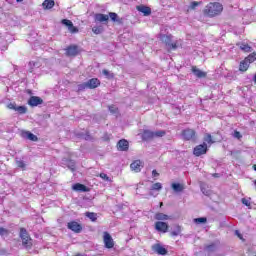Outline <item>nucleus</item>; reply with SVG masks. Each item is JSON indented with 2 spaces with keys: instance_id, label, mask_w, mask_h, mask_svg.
Returning a JSON list of instances; mask_svg holds the SVG:
<instances>
[{
  "instance_id": "nucleus-1",
  "label": "nucleus",
  "mask_w": 256,
  "mask_h": 256,
  "mask_svg": "<svg viewBox=\"0 0 256 256\" xmlns=\"http://www.w3.org/2000/svg\"><path fill=\"white\" fill-rule=\"evenodd\" d=\"M223 13V5L219 2H210L204 9V15L207 17H217Z\"/></svg>"
},
{
  "instance_id": "nucleus-2",
  "label": "nucleus",
  "mask_w": 256,
  "mask_h": 256,
  "mask_svg": "<svg viewBox=\"0 0 256 256\" xmlns=\"http://www.w3.org/2000/svg\"><path fill=\"white\" fill-rule=\"evenodd\" d=\"M172 39H173V36L171 35L161 36V41H163V43H166V47L171 51H175V49H177L178 47H181L183 41L179 40L176 42H171Z\"/></svg>"
},
{
  "instance_id": "nucleus-3",
  "label": "nucleus",
  "mask_w": 256,
  "mask_h": 256,
  "mask_svg": "<svg viewBox=\"0 0 256 256\" xmlns=\"http://www.w3.org/2000/svg\"><path fill=\"white\" fill-rule=\"evenodd\" d=\"M101 85V81L97 78H92L87 82L80 84L78 86L79 91H83V89H97L98 86Z\"/></svg>"
},
{
  "instance_id": "nucleus-4",
  "label": "nucleus",
  "mask_w": 256,
  "mask_h": 256,
  "mask_svg": "<svg viewBox=\"0 0 256 256\" xmlns=\"http://www.w3.org/2000/svg\"><path fill=\"white\" fill-rule=\"evenodd\" d=\"M165 135V131L163 130H158L156 132L150 131V130H144L142 134V139L144 141H149V139H153L155 137H163Z\"/></svg>"
},
{
  "instance_id": "nucleus-5",
  "label": "nucleus",
  "mask_w": 256,
  "mask_h": 256,
  "mask_svg": "<svg viewBox=\"0 0 256 256\" xmlns=\"http://www.w3.org/2000/svg\"><path fill=\"white\" fill-rule=\"evenodd\" d=\"M20 237L22 239V243L24 247H26L27 249H29V247L33 245V243L31 242V237L29 236V233H27L26 229L24 228L20 229Z\"/></svg>"
},
{
  "instance_id": "nucleus-6",
  "label": "nucleus",
  "mask_w": 256,
  "mask_h": 256,
  "mask_svg": "<svg viewBox=\"0 0 256 256\" xmlns=\"http://www.w3.org/2000/svg\"><path fill=\"white\" fill-rule=\"evenodd\" d=\"M103 241L106 249H113V247H115V241H113V237H111L109 232H104Z\"/></svg>"
},
{
  "instance_id": "nucleus-7",
  "label": "nucleus",
  "mask_w": 256,
  "mask_h": 256,
  "mask_svg": "<svg viewBox=\"0 0 256 256\" xmlns=\"http://www.w3.org/2000/svg\"><path fill=\"white\" fill-rule=\"evenodd\" d=\"M207 153V143L200 144L194 148V155L196 157H201V155H205Z\"/></svg>"
},
{
  "instance_id": "nucleus-8",
  "label": "nucleus",
  "mask_w": 256,
  "mask_h": 256,
  "mask_svg": "<svg viewBox=\"0 0 256 256\" xmlns=\"http://www.w3.org/2000/svg\"><path fill=\"white\" fill-rule=\"evenodd\" d=\"M8 109H12L13 111H17L20 115H25L27 113V107L25 106H17L15 103L8 104Z\"/></svg>"
},
{
  "instance_id": "nucleus-9",
  "label": "nucleus",
  "mask_w": 256,
  "mask_h": 256,
  "mask_svg": "<svg viewBox=\"0 0 256 256\" xmlns=\"http://www.w3.org/2000/svg\"><path fill=\"white\" fill-rule=\"evenodd\" d=\"M62 25L68 27V31L70 33H79V29L73 25V22L71 20L63 19Z\"/></svg>"
},
{
  "instance_id": "nucleus-10",
  "label": "nucleus",
  "mask_w": 256,
  "mask_h": 256,
  "mask_svg": "<svg viewBox=\"0 0 256 256\" xmlns=\"http://www.w3.org/2000/svg\"><path fill=\"white\" fill-rule=\"evenodd\" d=\"M182 137L186 141H191V139H195V130H193V129H185V130H183Z\"/></svg>"
},
{
  "instance_id": "nucleus-11",
  "label": "nucleus",
  "mask_w": 256,
  "mask_h": 256,
  "mask_svg": "<svg viewBox=\"0 0 256 256\" xmlns=\"http://www.w3.org/2000/svg\"><path fill=\"white\" fill-rule=\"evenodd\" d=\"M43 104V99H41L38 96H31L30 99L28 100V105H30V107H37L38 105H42Z\"/></svg>"
},
{
  "instance_id": "nucleus-12",
  "label": "nucleus",
  "mask_w": 256,
  "mask_h": 256,
  "mask_svg": "<svg viewBox=\"0 0 256 256\" xmlns=\"http://www.w3.org/2000/svg\"><path fill=\"white\" fill-rule=\"evenodd\" d=\"M95 23H107L109 21V15L97 13L94 15Z\"/></svg>"
},
{
  "instance_id": "nucleus-13",
  "label": "nucleus",
  "mask_w": 256,
  "mask_h": 256,
  "mask_svg": "<svg viewBox=\"0 0 256 256\" xmlns=\"http://www.w3.org/2000/svg\"><path fill=\"white\" fill-rule=\"evenodd\" d=\"M67 227L74 233H81V229H83V227H81V225L75 221L69 222Z\"/></svg>"
},
{
  "instance_id": "nucleus-14",
  "label": "nucleus",
  "mask_w": 256,
  "mask_h": 256,
  "mask_svg": "<svg viewBox=\"0 0 256 256\" xmlns=\"http://www.w3.org/2000/svg\"><path fill=\"white\" fill-rule=\"evenodd\" d=\"M155 229L156 231H160V233H167L169 225H167L165 222L158 221L155 223Z\"/></svg>"
},
{
  "instance_id": "nucleus-15",
  "label": "nucleus",
  "mask_w": 256,
  "mask_h": 256,
  "mask_svg": "<svg viewBox=\"0 0 256 256\" xmlns=\"http://www.w3.org/2000/svg\"><path fill=\"white\" fill-rule=\"evenodd\" d=\"M130 169H132V171H135V173H139L141 169H143V162H141V160H136L132 162L130 165Z\"/></svg>"
},
{
  "instance_id": "nucleus-16",
  "label": "nucleus",
  "mask_w": 256,
  "mask_h": 256,
  "mask_svg": "<svg viewBox=\"0 0 256 256\" xmlns=\"http://www.w3.org/2000/svg\"><path fill=\"white\" fill-rule=\"evenodd\" d=\"M73 191H78L79 193H87L89 189L87 186L81 184V183H76L72 186Z\"/></svg>"
},
{
  "instance_id": "nucleus-17",
  "label": "nucleus",
  "mask_w": 256,
  "mask_h": 256,
  "mask_svg": "<svg viewBox=\"0 0 256 256\" xmlns=\"http://www.w3.org/2000/svg\"><path fill=\"white\" fill-rule=\"evenodd\" d=\"M153 251H155V253H157L158 255H167V249L163 246H161L160 244H155L152 247Z\"/></svg>"
},
{
  "instance_id": "nucleus-18",
  "label": "nucleus",
  "mask_w": 256,
  "mask_h": 256,
  "mask_svg": "<svg viewBox=\"0 0 256 256\" xmlns=\"http://www.w3.org/2000/svg\"><path fill=\"white\" fill-rule=\"evenodd\" d=\"M41 67V61L40 60H35V61H30L29 62V72L34 73L35 69H39Z\"/></svg>"
},
{
  "instance_id": "nucleus-19",
  "label": "nucleus",
  "mask_w": 256,
  "mask_h": 256,
  "mask_svg": "<svg viewBox=\"0 0 256 256\" xmlns=\"http://www.w3.org/2000/svg\"><path fill=\"white\" fill-rule=\"evenodd\" d=\"M119 151H127L129 149V142L125 139H122L117 144Z\"/></svg>"
},
{
  "instance_id": "nucleus-20",
  "label": "nucleus",
  "mask_w": 256,
  "mask_h": 256,
  "mask_svg": "<svg viewBox=\"0 0 256 256\" xmlns=\"http://www.w3.org/2000/svg\"><path fill=\"white\" fill-rule=\"evenodd\" d=\"M21 136L24 138V139H29V141H37V136L29 131H23L21 133Z\"/></svg>"
},
{
  "instance_id": "nucleus-21",
  "label": "nucleus",
  "mask_w": 256,
  "mask_h": 256,
  "mask_svg": "<svg viewBox=\"0 0 256 256\" xmlns=\"http://www.w3.org/2000/svg\"><path fill=\"white\" fill-rule=\"evenodd\" d=\"M77 53H78L77 46H70L66 49V55H68V57H75Z\"/></svg>"
},
{
  "instance_id": "nucleus-22",
  "label": "nucleus",
  "mask_w": 256,
  "mask_h": 256,
  "mask_svg": "<svg viewBox=\"0 0 256 256\" xmlns=\"http://www.w3.org/2000/svg\"><path fill=\"white\" fill-rule=\"evenodd\" d=\"M192 73L199 79H202L203 77H207V73L199 70L197 67H192Z\"/></svg>"
},
{
  "instance_id": "nucleus-23",
  "label": "nucleus",
  "mask_w": 256,
  "mask_h": 256,
  "mask_svg": "<svg viewBox=\"0 0 256 256\" xmlns=\"http://www.w3.org/2000/svg\"><path fill=\"white\" fill-rule=\"evenodd\" d=\"M137 9L138 11H140V13H143L145 17H147L148 15H151V8L147 6H138Z\"/></svg>"
},
{
  "instance_id": "nucleus-24",
  "label": "nucleus",
  "mask_w": 256,
  "mask_h": 256,
  "mask_svg": "<svg viewBox=\"0 0 256 256\" xmlns=\"http://www.w3.org/2000/svg\"><path fill=\"white\" fill-rule=\"evenodd\" d=\"M42 7H43V9H53V7H55V1H53V0H45L42 3Z\"/></svg>"
},
{
  "instance_id": "nucleus-25",
  "label": "nucleus",
  "mask_w": 256,
  "mask_h": 256,
  "mask_svg": "<svg viewBox=\"0 0 256 256\" xmlns=\"http://www.w3.org/2000/svg\"><path fill=\"white\" fill-rule=\"evenodd\" d=\"M172 189L175 193H181L185 189V186L180 183H172Z\"/></svg>"
},
{
  "instance_id": "nucleus-26",
  "label": "nucleus",
  "mask_w": 256,
  "mask_h": 256,
  "mask_svg": "<svg viewBox=\"0 0 256 256\" xmlns=\"http://www.w3.org/2000/svg\"><path fill=\"white\" fill-rule=\"evenodd\" d=\"M109 17H110L111 21H113L114 23H121V19L119 18V15H117V13L110 12Z\"/></svg>"
},
{
  "instance_id": "nucleus-27",
  "label": "nucleus",
  "mask_w": 256,
  "mask_h": 256,
  "mask_svg": "<svg viewBox=\"0 0 256 256\" xmlns=\"http://www.w3.org/2000/svg\"><path fill=\"white\" fill-rule=\"evenodd\" d=\"M249 65L250 64H248L247 61L244 59L243 61L240 62L239 70L242 72H245L249 69Z\"/></svg>"
},
{
  "instance_id": "nucleus-28",
  "label": "nucleus",
  "mask_w": 256,
  "mask_h": 256,
  "mask_svg": "<svg viewBox=\"0 0 256 256\" xmlns=\"http://www.w3.org/2000/svg\"><path fill=\"white\" fill-rule=\"evenodd\" d=\"M155 219H157V221H167L169 219V216L164 213H157L155 215Z\"/></svg>"
},
{
  "instance_id": "nucleus-29",
  "label": "nucleus",
  "mask_w": 256,
  "mask_h": 256,
  "mask_svg": "<svg viewBox=\"0 0 256 256\" xmlns=\"http://www.w3.org/2000/svg\"><path fill=\"white\" fill-rule=\"evenodd\" d=\"M248 64L251 65V63H254L256 61V53L253 52L252 54H250L248 57H246L244 59Z\"/></svg>"
},
{
  "instance_id": "nucleus-30",
  "label": "nucleus",
  "mask_w": 256,
  "mask_h": 256,
  "mask_svg": "<svg viewBox=\"0 0 256 256\" xmlns=\"http://www.w3.org/2000/svg\"><path fill=\"white\" fill-rule=\"evenodd\" d=\"M239 48L241 49V51H244L245 53H251V46H249L246 43L240 44Z\"/></svg>"
},
{
  "instance_id": "nucleus-31",
  "label": "nucleus",
  "mask_w": 256,
  "mask_h": 256,
  "mask_svg": "<svg viewBox=\"0 0 256 256\" xmlns=\"http://www.w3.org/2000/svg\"><path fill=\"white\" fill-rule=\"evenodd\" d=\"M64 162L66 163L68 169L75 171V161L73 160H64Z\"/></svg>"
},
{
  "instance_id": "nucleus-32",
  "label": "nucleus",
  "mask_w": 256,
  "mask_h": 256,
  "mask_svg": "<svg viewBox=\"0 0 256 256\" xmlns=\"http://www.w3.org/2000/svg\"><path fill=\"white\" fill-rule=\"evenodd\" d=\"M92 31L95 35H101V33H103V26H94Z\"/></svg>"
},
{
  "instance_id": "nucleus-33",
  "label": "nucleus",
  "mask_w": 256,
  "mask_h": 256,
  "mask_svg": "<svg viewBox=\"0 0 256 256\" xmlns=\"http://www.w3.org/2000/svg\"><path fill=\"white\" fill-rule=\"evenodd\" d=\"M16 165L17 167H19V169H23V170H25V167H27V164H25V161L19 158L16 159Z\"/></svg>"
},
{
  "instance_id": "nucleus-34",
  "label": "nucleus",
  "mask_w": 256,
  "mask_h": 256,
  "mask_svg": "<svg viewBox=\"0 0 256 256\" xmlns=\"http://www.w3.org/2000/svg\"><path fill=\"white\" fill-rule=\"evenodd\" d=\"M161 189H163V185L160 182L154 183L151 187L152 191H161Z\"/></svg>"
},
{
  "instance_id": "nucleus-35",
  "label": "nucleus",
  "mask_w": 256,
  "mask_h": 256,
  "mask_svg": "<svg viewBox=\"0 0 256 256\" xmlns=\"http://www.w3.org/2000/svg\"><path fill=\"white\" fill-rule=\"evenodd\" d=\"M194 223H196V225H201L203 223H207V218L206 217L196 218V219H194Z\"/></svg>"
},
{
  "instance_id": "nucleus-36",
  "label": "nucleus",
  "mask_w": 256,
  "mask_h": 256,
  "mask_svg": "<svg viewBox=\"0 0 256 256\" xmlns=\"http://www.w3.org/2000/svg\"><path fill=\"white\" fill-rule=\"evenodd\" d=\"M86 217H88V219H91L92 221H97V214L94 212H87Z\"/></svg>"
},
{
  "instance_id": "nucleus-37",
  "label": "nucleus",
  "mask_w": 256,
  "mask_h": 256,
  "mask_svg": "<svg viewBox=\"0 0 256 256\" xmlns=\"http://www.w3.org/2000/svg\"><path fill=\"white\" fill-rule=\"evenodd\" d=\"M204 141L205 143H208L209 145H211L213 143V138L211 134H206V136L204 137Z\"/></svg>"
},
{
  "instance_id": "nucleus-38",
  "label": "nucleus",
  "mask_w": 256,
  "mask_h": 256,
  "mask_svg": "<svg viewBox=\"0 0 256 256\" xmlns=\"http://www.w3.org/2000/svg\"><path fill=\"white\" fill-rule=\"evenodd\" d=\"M242 204L246 207H251V198H242Z\"/></svg>"
},
{
  "instance_id": "nucleus-39",
  "label": "nucleus",
  "mask_w": 256,
  "mask_h": 256,
  "mask_svg": "<svg viewBox=\"0 0 256 256\" xmlns=\"http://www.w3.org/2000/svg\"><path fill=\"white\" fill-rule=\"evenodd\" d=\"M201 5V2H191L189 9H195L196 7H199Z\"/></svg>"
},
{
  "instance_id": "nucleus-40",
  "label": "nucleus",
  "mask_w": 256,
  "mask_h": 256,
  "mask_svg": "<svg viewBox=\"0 0 256 256\" xmlns=\"http://www.w3.org/2000/svg\"><path fill=\"white\" fill-rule=\"evenodd\" d=\"M103 75H105V77H107L108 79H111L113 77V74H111V72H109L108 70H103L102 71Z\"/></svg>"
},
{
  "instance_id": "nucleus-41",
  "label": "nucleus",
  "mask_w": 256,
  "mask_h": 256,
  "mask_svg": "<svg viewBox=\"0 0 256 256\" xmlns=\"http://www.w3.org/2000/svg\"><path fill=\"white\" fill-rule=\"evenodd\" d=\"M233 137L235 139H241V137H243V136L241 135V132L235 130L234 133H233Z\"/></svg>"
},
{
  "instance_id": "nucleus-42",
  "label": "nucleus",
  "mask_w": 256,
  "mask_h": 256,
  "mask_svg": "<svg viewBox=\"0 0 256 256\" xmlns=\"http://www.w3.org/2000/svg\"><path fill=\"white\" fill-rule=\"evenodd\" d=\"M109 111L110 113H113V114L117 113V106L115 105L109 106Z\"/></svg>"
},
{
  "instance_id": "nucleus-43",
  "label": "nucleus",
  "mask_w": 256,
  "mask_h": 256,
  "mask_svg": "<svg viewBox=\"0 0 256 256\" xmlns=\"http://www.w3.org/2000/svg\"><path fill=\"white\" fill-rule=\"evenodd\" d=\"M8 231H7V229H5V228H0V235L2 236V237H5V235H8Z\"/></svg>"
},
{
  "instance_id": "nucleus-44",
  "label": "nucleus",
  "mask_w": 256,
  "mask_h": 256,
  "mask_svg": "<svg viewBox=\"0 0 256 256\" xmlns=\"http://www.w3.org/2000/svg\"><path fill=\"white\" fill-rule=\"evenodd\" d=\"M100 177H101V179H103L104 181H110L109 176H107V174H105V173H101V174H100Z\"/></svg>"
},
{
  "instance_id": "nucleus-45",
  "label": "nucleus",
  "mask_w": 256,
  "mask_h": 256,
  "mask_svg": "<svg viewBox=\"0 0 256 256\" xmlns=\"http://www.w3.org/2000/svg\"><path fill=\"white\" fill-rule=\"evenodd\" d=\"M180 233H181V230L178 229V230H176V231H172V232H171V235H172V237H177V235H180Z\"/></svg>"
},
{
  "instance_id": "nucleus-46",
  "label": "nucleus",
  "mask_w": 256,
  "mask_h": 256,
  "mask_svg": "<svg viewBox=\"0 0 256 256\" xmlns=\"http://www.w3.org/2000/svg\"><path fill=\"white\" fill-rule=\"evenodd\" d=\"M235 235H237V237H239L240 239H243V235H241V233L239 232V230L235 231Z\"/></svg>"
},
{
  "instance_id": "nucleus-47",
  "label": "nucleus",
  "mask_w": 256,
  "mask_h": 256,
  "mask_svg": "<svg viewBox=\"0 0 256 256\" xmlns=\"http://www.w3.org/2000/svg\"><path fill=\"white\" fill-rule=\"evenodd\" d=\"M215 249V245L207 246V251H213Z\"/></svg>"
},
{
  "instance_id": "nucleus-48",
  "label": "nucleus",
  "mask_w": 256,
  "mask_h": 256,
  "mask_svg": "<svg viewBox=\"0 0 256 256\" xmlns=\"http://www.w3.org/2000/svg\"><path fill=\"white\" fill-rule=\"evenodd\" d=\"M152 177H159V174L157 173V170L152 171Z\"/></svg>"
},
{
  "instance_id": "nucleus-49",
  "label": "nucleus",
  "mask_w": 256,
  "mask_h": 256,
  "mask_svg": "<svg viewBox=\"0 0 256 256\" xmlns=\"http://www.w3.org/2000/svg\"><path fill=\"white\" fill-rule=\"evenodd\" d=\"M201 191L204 195H208L207 192H205V189L203 187H201Z\"/></svg>"
},
{
  "instance_id": "nucleus-50",
  "label": "nucleus",
  "mask_w": 256,
  "mask_h": 256,
  "mask_svg": "<svg viewBox=\"0 0 256 256\" xmlns=\"http://www.w3.org/2000/svg\"><path fill=\"white\" fill-rule=\"evenodd\" d=\"M253 169H254V171H256V164H255V165H253Z\"/></svg>"
},
{
  "instance_id": "nucleus-51",
  "label": "nucleus",
  "mask_w": 256,
  "mask_h": 256,
  "mask_svg": "<svg viewBox=\"0 0 256 256\" xmlns=\"http://www.w3.org/2000/svg\"><path fill=\"white\" fill-rule=\"evenodd\" d=\"M85 139H86V141L89 140V136H86Z\"/></svg>"
},
{
  "instance_id": "nucleus-52",
  "label": "nucleus",
  "mask_w": 256,
  "mask_h": 256,
  "mask_svg": "<svg viewBox=\"0 0 256 256\" xmlns=\"http://www.w3.org/2000/svg\"><path fill=\"white\" fill-rule=\"evenodd\" d=\"M215 177H219V174H214Z\"/></svg>"
},
{
  "instance_id": "nucleus-53",
  "label": "nucleus",
  "mask_w": 256,
  "mask_h": 256,
  "mask_svg": "<svg viewBox=\"0 0 256 256\" xmlns=\"http://www.w3.org/2000/svg\"><path fill=\"white\" fill-rule=\"evenodd\" d=\"M21 1H23V0H17L18 3H21Z\"/></svg>"
},
{
  "instance_id": "nucleus-54",
  "label": "nucleus",
  "mask_w": 256,
  "mask_h": 256,
  "mask_svg": "<svg viewBox=\"0 0 256 256\" xmlns=\"http://www.w3.org/2000/svg\"><path fill=\"white\" fill-rule=\"evenodd\" d=\"M76 256H83V254H78V255H76Z\"/></svg>"
}]
</instances>
